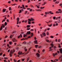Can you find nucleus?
<instances>
[{"label": "nucleus", "mask_w": 62, "mask_h": 62, "mask_svg": "<svg viewBox=\"0 0 62 62\" xmlns=\"http://www.w3.org/2000/svg\"><path fill=\"white\" fill-rule=\"evenodd\" d=\"M27 22V20H25L24 21L25 23H26V22Z\"/></svg>", "instance_id": "2f4dec72"}, {"label": "nucleus", "mask_w": 62, "mask_h": 62, "mask_svg": "<svg viewBox=\"0 0 62 62\" xmlns=\"http://www.w3.org/2000/svg\"><path fill=\"white\" fill-rule=\"evenodd\" d=\"M49 13H50V14H51L52 13V11H50L49 12Z\"/></svg>", "instance_id": "bf43d9fd"}, {"label": "nucleus", "mask_w": 62, "mask_h": 62, "mask_svg": "<svg viewBox=\"0 0 62 62\" xmlns=\"http://www.w3.org/2000/svg\"><path fill=\"white\" fill-rule=\"evenodd\" d=\"M9 44H10V45H11V44H12V42H9Z\"/></svg>", "instance_id": "b1692460"}, {"label": "nucleus", "mask_w": 62, "mask_h": 62, "mask_svg": "<svg viewBox=\"0 0 62 62\" xmlns=\"http://www.w3.org/2000/svg\"><path fill=\"white\" fill-rule=\"evenodd\" d=\"M39 46V45H35V47L36 48H37V47H38Z\"/></svg>", "instance_id": "f8f14e48"}, {"label": "nucleus", "mask_w": 62, "mask_h": 62, "mask_svg": "<svg viewBox=\"0 0 62 62\" xmlns=\"http://www.w3.org/2000/svg\"><path fill=\"white\" fill-rule=\"evenodd\" d=\"M28 24H30L31 23L29 21H28Z\"/></svg>", "instance_id": "dca6fc26"}, {"label": "nucleus", "mask_w": 62, "mask_h": 62, "mask_svg": "<svg viewBox=\"0 0 62 62\" xmlns=\"http://www.w3.org/2000/svg\"><path fill=\"white\" fill-rule=\"evenodd\" d=\"M42 34L43 36H44V37H45L46 36V34L45 32H43L42 33Z\"/></svg>", "instance_id": "20e7f679"}, {"label": "nucleus", "mask_w": 62, "mask_h": 62, "mask_svg": "<svg viewBox=\"0 0 62 62\" xmlns=\"http://www.w3.org/2000/svg\"><path fill=\"white\" fill-rule=\"evenodd\" d=\"M45 14H46V15H47V12H45Z\"/></svg>", "instance_id": "e2e57ef3"}, {"label": "nucleus", "mask_w": 62, "mask_h": 62, "mask_svg": "<svg viewBox=\"0 0 62 62\" xmlns=\"http://www.w3.org/2000/svg\"><path fill=\"white\" fill-rule=\"evenodd\" d=\"M18 23H19V21H17V24H18Z\"/></svg>", "instance_id": "0e129e2a"}, {"label": "nucleus", "mask_w": 62, "mask_h": 62, "mask_svg": "<svg viewBox=\"0 0 62 62\" xmlns=\"http://www.w3.org/2000/svg\"><path fill=\"white\" fill-rule=\"evenodd\" d=\"M46 35H47V36H48V35H49V32H46Z\"/></svg>", "instance_id": "f3484780"}, {"label": "nucleus", "mask_w": 62, "mask_h": 62, "mask_svg": "<svg viewBox=\"0 0 62 62\" xmlns=\"http://www.w3.org/2000/svg\"><path fill=\"white\" fill-rule=\"evenodd\" d=\"M30 6L31 8H34V7L31 4L30 5Z\"/></svg>", "instance_id": "2eb2a0df"}, {"label": "nucleus", "mask_w": 62, "mask_h": 62, "mask_svg": "<svg viewBox=\"0 0 62 62\" xmlns=\"http://www.w3.org/2000/svg\"><path fill=\"white\" fill-rule=\"evenodd\" d=\"M55 18H56V17L55 16H54L53 17V20H55Z\"/></svg>", "instance_id": "c85d7f7f"}, {"label": "nucleus", "mask_w": 62, "mask_h": 62, "mask_svg": "<svg viewBox=\"0 0 62 62\" xmlns=\"http://www.w3.org/2000/svg\"><path fill=\"white\" fill-rule=\"evenodd\" d=\"M21 12H22V11L20 9L19 11V13H21Z\"/></svg>", "instance_id": "c9c22d12"}, {"label": "nucleus", "mask_w": 62, "mask_h": 62, "mask_svg": "<svg viewBox=\"0 0 62 62\" xmlns=\"http://www.w3.org/2000/svg\"><path fill=\"white\" fill-rule=\"evenodd\" d=\"M25 36H26V35H25V34H24L23 35V37L24 38H25Z\"/></svg>", "instance_id": "37998d69"}, {"label": "nucleus", "mask_w": 62, "mask_h": 62, "mask_svg": "<svg viewBox=\"0 0 62 62\" xmlns=\"http://www.w3.org/2000/svg\"><path fill=\"white\" fill-rule=\"evenodd\" d=\"M34 43L35 44V43H37L38 42V41H37V40H35L34 41Z\"/></svg>", "instance_id": "6e6552de"}, {"label": "nucleus", "mask_w": 62, "mask_h": 62, "mask_svg": "<svg viewBox=\"0 0 62 62\" xmlns=\"http://www.w3.org/2000/svg\"><path fill=\"white\" fill-rule=\"evenodd\" d=\"M29 58H28L27 59V61H29Z\"/></svg>", "instance_id": "4c0bfd02"}, {"label": "nucleus", "mask_w": 62, "mask_h": 62, "mask_svg": "<svg viewBox=\"0 0 62 62\" xmlns=\"http://www.w3.org/2000/svg\"><path fill=\"white\" fill-rule=\"evenodd\" d=\"M9 51H10V49H9L8 50V53H9Z\"/></svg>", "instance_id": "69168bd1"}, {"label": "nucleus", "mask_w": 62, "mask_h": 62, "mask_svg": "<svg viewBox=\"0 0 62 62\" xmlns=\"http://www.w3.org/2000/svg\"><path fill=\"white\" fill-rule=\"evenodd\" d=\"M4 25V24H2L1 25V26H2V27H3V26Z\"/></svg>", "instance_id": "8fccbe9b"}, {"label": "nucleus", "mask_w": 62, "mask_h": 62, "mask_svg": "<svg viewBox=\"0 0 62 62\" xmlns=\"http://www.w3.org/2000/svg\"><path fill=\"white\" fill-rule=\"evenodd\" d=\"M13 41L14 42H17V40L16 39H13Z\"/></svg>", "instance_id": "1a4fd4ad"}, {"label": "nucleus", "mask_w": 62, "mask_h": 62, "mask_svg": "<svg viewBox=\"0 0 62 62\" xmlns=\"http://www.w3.org/2000/svg\"><path fill=\"white\" fill-rule=\"evenodd\" d=\"M58 54L57 53H55L53 54V56L54 57L55 56H56V55H58Z\"/></svg>", "instance_id": "f03ea898"}, {"label": "nucleus", "mask_w": 62, "mask_h": 62, "mask_svg": "<svg viewBox=\"0 0 62 62\" xmlns=\"http://www.w3.org/2000/svg\"><path fill=\"white\" fill-rule=\"evenodd\" d=\"M22 51H20V54H22Z\"/></svg>", "instance_id": "c03bdc74"}, {"label": "nucleus", "mask_w": 62, "mask_h": 62, "mask_svg": "<svg viewBox=\"0 0 62 62\" xmlns=\"http://www.w3.org/2000/svg\"><path fill=\"white\" fill-rule=\"evenodd\" d=\"M61 41L60 40V39H58V42H60V41Z\"/></svg>", "instance_id": "393cba45"}, {"label": "nucleus", "mask_w": 62, "mask_h": 62, "mask_svg": "<svg viewBox=\"0 0 62 62\" xmlns=\"http://www.w3.org/2000/svg\"><path fill=\"white\" fill-rule=\"evenodd\" d=\"M27 13V11H25L24 13L25 14H26Z\"/></svg>", "instance_id": "cd10ccee"}, {"label": "nucleus", "mask_w": 62, "mask_h": 62, "mask_svg": "<svg viewBox=\"0 0 62 62\" xmlns=\"http://www.w3.org/2000/svg\"><path fill=\"white\" fill-rule=\"evenodd\" d=\"M31 26V25H28L26 27L27 28H29Z\"/></svg>", "instance_id": "9d476101"}, {"label": "nucleus", "mask_w": 62, "mask_h": 62, "mask_svg": "<svg viewBox=\"0 0 62 62\" xmlns=\"http://www.w3.org/2000/svg\"><path fill=\"white\" fill-rule=\"evenodd\" d=\"M59 13H62V11H59Z\"/></svg>", "instance_id": "864d4df0"}, {"label": "nucleus", "mask_w": 62, "mask_h": 62, "mask_svg": "<svg viewBox=\"0 0 62 62\" xmlns=\"http://www.w3.org/2000/svg\"><path fill=\"white\" fill-rule=\"evenodd\" d=\"M24 44H26V42L25 41H24Z\"/></svg>", "instance_id": "de8ad7c7"}, {"label": "nucleus", "mask_w": 62, "mask_h": 62, "mask_svg": "<svg viewBox=\"0 0 62 62\" xmlns=\"http://www.w3.org/2000/svg\"><path fill=\"white\" fill-rule=\"evenodd\" d=\"M28 21H30V22H31V21H32V20L30 19H28Z\"/></svg>", "instance_id": "bb28decb"}, {"label": "nucleus", "mask_w": 62, "mask_h": 62, "mask_svg": "<svg viewBox=\"0 0 62 62\" xmlns=\"http://www.w3.org/2000/svg\"><path fill=\"white\" fill-rule=\"evenodd\" d=\"M27 49H25V51H27Z\"/></svg>", "instance_id": "052dcab7"}, {"label": "nucleus", "mask_w": 62, "mask_h": 62, "mask_svg": "<svg viewBox=\"0 0 62 62\" xmlns=\"http://www.w3.org/2000/svg\"><path fill=\"white\" fill-rule=\"evenodd\" d=\"M14 62H17V60H15V59H14Z\"/></svg>", "instance_id": "79ce46f5"}, {"label": "nucleus", "mask_w": 62, "mask_h": 62, "mask_svg": "<svg viewBox=\"0 0 62 62\" xmlns=\"http://www.w3.org/2000/svg\"><path fill=\"white\" fill-rule=\"evenodd\" d=\"M5 19H3L2 21V23H3V22H5Z\"/></svg>", "instance_id": "473e14b6"}, {"label": "nucleus", "mask_w": 62, "mask_h": 62, "mask_svg": "<svg viewBox=\"0 0 62 62\" xmlns=\"http://www.w3.org/2000/svg\"><path fill=\"white\" fill-rule=\"evenodd\" d=\"M7 21L8 22H9V20H8V19H7Z\"/></svg>", "instance_id": "338daca9"}, {"label": "nucleus", "mask_w": 62, "mask_h": 62, "mask_svg": "<svg viewBox=\"0 0 62 62\" xmlns=\"http://www.w3.org/2000/svg\"><path fill=\"white\" fill-rule=\"evenodd\" d=\"M40 36H41V38H42L43 37V36H42V35L41 34H40Z\"/></svg>", "instance_id": "6ab92c4d"}, {"label": "nucleus", "mask_w": 62, "mask_h": 62, "mask_svg": "<svg viewBox=\"0 0 62 62\" xmlns=\"http://www.w3.org/2000/svg\"><path fill=\"white\" fill-rule=\"evenodd\" d=\"M59 45L58 46L59 48H61V46L60 45V44H59Z\"/></svg>", "instance_id": "f704fd0d"}, {"label": "nucleus", "mask_w": 62, "mask_h": 62, "mask_svg": "<svg viewBox=\"0 0 62 62\" xmlns=\"http://www.w3.org/2000/svg\"><path fill=\"white\" fill-rule=\"evenodd\" d=\"M7 25V23L6 22L5 23H4V25L6 26Z\"/></svg>", "instance_id": "4468645a"}, {"label": "nucleus", "mask_w": 62, "mask_h": 62, "mask_svg": "<svg viewBox=\"0 0 62 62\" xmlns=\"http://www.w3.org/2000/svg\"><path fill=\"white\" fill-rule=\"evenodd\" d=\"M30 29H31V28H27V30H30Z\"/></svg>", "instance_id": "5701e85b"}, {"label": "nucleus", "mask_w": 62, "mask_h": 62, "mask_svg": "<svg viewBox=\"0 0 62 62\" xmlns=\"http://www.w3.org/2000/svg\"><path fill=\"white\" fill-rule=\"evenodd\" d=\"M60 52L61 54H62V49H60Z\"/></svg>", "instance_id": "423d86ee"}, {"label": "nucleus", "mask_w": 62, "mask_h": 62, "mask_svg": "<svg viewBox=\"0 0 62 62\" xmlns=\"http://www.w3.org/2000/svg\"><path fill=\"white\" fill-rule=\"evenodd\" d=\"M16 44H17V43H14V45H15V46H16Z\"/></svg>", "instance_id": "4d7b16f0"}, {"label": "nucleus", "mask_w": 62, "mask_h": 62, "mask_svg": "<svg viewBox=\"0 0 62 62\" xmlns=\"http://www.w3.org/2000/svg\"><path fill=\"white\" fill-rule=\"evenodd\" d=\"M11 5H12V6H13V5H16V3H15L13 4H11Z\"/></svg>", "instance_id": "a18cd8bd"}, {"label": "nucleus", "mask_w": 62, "mask_h": 62, "mask_svg": "<svg viewBox=\"0 0 62 62\" xmlns=\"http://www.w3.org/2000/svg\"><path fill=\"white\" fill-rule=\"evenodd\" d=\"M3 28V27L2 26H1V28H0V31H1L2 30V28Z\"/></svg>", "instance_id": "aec40b11"}, {"label": "nucleus", "mask_w": 62, "mask_h": 62, "mask_svg": "<svg viewBox=\"0 0 62 62\" xmlns=\"http://www.w3.org/2000/svg\"><path fill=\"white\" fill-rule=\"evenodd\" d=\"M9 10L10 11L11 10V7H9Z\"/></svg>", "instance_id": "a211bd4d"}, {"label": "nucleus", "mask_w": 62, "mask_h": 62, "mask_svg": "<svg viewBox=\"0 0 62 62\" xmlns=\"http://www.w3.org/2000/svg\"><path fill=\"white\" fill-rule=\"evenodd\" d=\"M53 26H54H54H55V24H53Z\"/></svg>", "instance_id": "774afa93"}, {"label": "nucleus", "mask_w": 62, "mask_h": 62, "mask_svg": "<svg viewBox=\"0 0 62 62\" xmlns=\"http://www.w3.org/2000/svg\"><path fill=\"white\" fill-rule=\"evenodd\" d=\"M45 52V50L43 49L42 50V52Z\"/></svg>", "instance_id": "09e8293b"}, {"label": "nucleus", "mask_w": 62, "mask_h": 62, "mask_svg": "<svg viewBox=\"0 0 62 62\" xmlns=\"http://www.w3.org/2000/svg\"><path fill=\"white\" fill-rule=\"evenodd\" d=\"M36 10H37L38 11H41V10L40 9H36Z\"/></svg>", "instance_id": "4be33fe9"}, {"label": "nucleus", "mask_w": 62, "mask_h": 62, "mask_svg": "<svg viewBox=\"0 0 62 62\" xmlns=\"http://www.w3.org/2000/svg\"><path fill=\"white\" fill-rule=\"evenodd\" d=\"M55 13H58V14H59V11H56L55 12Z\"/></svg>", "instance_id": "a878e982"}, {"label": "nucleus", "mask_w": 62, "mask_h": 62, "mask_svg": "<svg viewBox=\"0 0 62 62\" xmlns=\"http://www.w3.org/2000/svg\"><path fill=\"white\" fill-rule=\"evenodd\" d=\"M4 58L5 59H8V58L7 57H4Z\"/></svg>", "instance_id": "e433bc0d"}, {"label": "nucleus", "mask_w": 62, "mask_h": 62, "mask_svg": "<svg viewBox=\"0 0 62 62\" xmlns=\"http://www.w3.org/2000/svg\"><path fill=\"white\" fill-rule=\"evenodd\" d=\"M55 41H56V42L57 41V39H55Z\"/></svg>", "instance_id": "6e6d98bb"}, {"label": "nucleus", "mask_w": 62, "mask_h": 62, "mask_svg": "<svg viewBox=\"0 0 62 62\" xmlns=\"http://www.w3.org/2000/svg\"><path fill=\"white\" fill-rule=\"evenodd\" d=\"M7 37H8V36H7V35H6V36H5V38L6 39V38H7Z\"/></svg>", "instance_id": "13d9d810"}, {"label": "nucleus", "mask_w": 62, "mask_h": 62, "mask_svg": "<svg viewBox=\"0 0 62 62\" xmlns=\"http://www.w3.org/2000/svg\"><path fill=\"white\" fill-rule=\"evenodd\" d=\"M30 11H32V9H31L30 8Z\"/></svg>", "instance_id": "72a5a7b5"}, {"label": "nucleus", "mask_w": 62, "mask_h": 62, "mask_svg": "<svg viewBox=\"0 0 62 62\" xmlns=\"http://www.w3.org/2000/svg\"><path fill=\"white\" fill-rule=\"evenodd\" d=\"M46 42H49V40H46Z\"/></svg>", "instance_id": "a19ab883"}, {"label": "nucleus", "mask_w": 62, "mask_h": 62, "mask_svg": "<svg viewBox=\"0 0 62 62\" xmlns=\"http://www.w3.org/2000/svg\"><path fill=\"white\" fill-rule=\"evenodd\" d=\"M37 8H39V6H37Z\"/></svg>", "instance_id": "ea45409f"}, {"label": "nucleus", "mask_w": 62, "mask_h": 62, "mask_svg": "<svg viewBox=\"0 0 62 62\" xmlns=\"http://www.w3.org/2000/svg\"><path fill=\"white\" fill-rule=\"evenodd\" d=\"M62 3H61L59 5V6H62Z\"/></svg>", "instance_id": "680f3d73"}, {"label": "nucleus", "mask_w": 62, "mask_h": 62, "mask_svg": "<svg viewBox=\"0 0 62 62\" xmlns=\"http://www.w3.org/2000/svg\"><path fill=\"white\" fill-rule=\"evenodd\" d=\"M17 21H19V17H17Z\"/></svg>", "instance_id": "ddd939ff"}, {"label": "nucleus", "mask_w": 62, "mask_h": 62, "mask_svg": "<svg viewBox=\"0 0 62 62\" xmlns=\"http://www.w3.org/2000/svg\"><path fill=\"white\" fill-rule=\"evenodd\" d=\"M30 31H33V29H31L30 30Z\"/></svg>", "instance_id": "3c124183"}, {"label": "nucleus", "mask_w": 62, "mask_h": 62, "mask_svg": "<svg viewBox=\"0 0 62 62\" xmlns=\"http://www.w3.org/2000/svg\"><path fill=\"white\" fill-rule=\"evenodd\" d=\"M36 55L38 57H39V54L38 53H36Z\"/></svg>", "instance_id": "0eeeda50"}, {"label": "nucleus", "mask_w": 62, "mask_h": 62, "mask_svg": "<svg viewBox=\"0 0 62 62\" xmlns=\"http://www.w3.org/2000/svg\"><path fill=\"white\" fill-rule=\"evenodd\" d=\"M30 2V0H28V3H29Z\"/></svg>", "instance_id": "c756f323"}, {"label": "nucleus", "mask_w": 62, "mask_h": 62, "mask_svg": "<svg viewBox=\"0 0 62 62\" xmlns=\"http://www.w3.org/2000/svg\"><path fill=\"white\" fill-rule=\"evenodd\" d=\"M31 34V31H27V32L26 34V35H27L28 34Z\"/></svg>", "instance_id": "7ed1b4c3"}, {"label": "nucleus", "mask_w": 62, "mask_h": 62, "mask_svg": "<svg viewBox=\"0 0 62 62\" xmlns=\"http://www.w3.org/2000/svg\"><path fill=\"white\" fill-rule=\"evenodd\" d=\"M57 22L58 23H60V19H58Z\"/></svg>", "instance_id": "9b49d317"}, {"label": "nucleus", "mask_w": 62, "mask_h": 62, "mask_svg": "<svg viewBox=\"0 0 62 62\" xmlns=\"http://www.w3.org/2000/svg\"><path fill=\"white\" fill-rule=\"evenodd\" d=\"M53 50V49H50L49 50V51H50V52L52 51Z\"/></svg>", "instance_id": "58836bf2"}, {"label": "nucleus", "mask_w": 62, "mask_h": 62, "mask_svg": "<svg viewBox=\"0 0 62 62\" xmlns=\"http://www.w3.org/2000/svg\"><path fill=\"white\" fill-rule=\"evenodd\" d=\"M50 37L52 38V39H53V38H54V36H50Z\"/></svg>", "instance_id": "7c9ffc66"}, {"label": "nucleus", "mask_w": 62, "mask_h": 62, "mask_svg": "<svg viewBox=\"0 0 62 62\" xmlns=\"http://www.w3.org/2000/svg\"><path fill=\"white\" fill-rule=\"evenodd\" d=\"M6 9H5L4 8H3V10H2V12H5V11H6Z\"/></svg>", "instance_id": "39448f33"}, {"label": "nucleus", "mask_w": 62, "mask_h": 62, "mask_svg": "<svg viewBox=\"0 0 62 62\" xmlns=\"http://www.w3.org/2000/svg\"><path fill=\"white\" fill-rule=\"evenodd\" d=\"M15 52V51L14 50L13 51L12 50H11L10 52V57L12 56V54H13V53Z\"/></svg>", "instance_id": "f257e3e1"}, {"label": "nucleus", "mask_w": 62, "mask_h": 62, "mask_svg": "<svg viewBox=\"0 0 62 62\" xmlns=\"http://www.w3.org/2000/svg\"><path fill=\"white\" fill-rule=\"evenodd\" d=\"M20 38H22V34H20Z\"/></svg>", "instance_id": "5fc2aeb1"}, {"label": "nucleus", "mask_w": 62, "mask_h": 62, "mask_svg": "<svg viewBox=\"0 0 62 62\" xmlns=\"http://www.w3.org/2000/svg\"><path fill=\"white\" fill-rule=\"evenodd\" d=\"M10 38L12 39V35H11L10 36Z\"/></svg>", "instance_id": "49530a36"}, {"label": "nucleus", "mask_w": 62, "mask_h": 62, "mask_svg": "<svg viewBox=\"0 0 62 62\" xmlns=\"http://www.w3.org/2000/svg\"><path fill=\"white\" fill-rule=\"evenodd\" d=\"M49 26V27H51L52 26V23H51L50 25H48Z\"/></svg>", "instance_id": "412c9836"}, {"label": "nucleus", "mask_w": 62, "mask_h": 62, "mask_svg": "<svg viewBox=\"0 0 62 62\" xmlns=\"http://www.w3.org/2000/svg\"><path fill=\"white\" fill-rule=\"evenodd\" d=\"M50 28H48L47 29V30H50Z\"/></svg>", "instance_id": "603ef678"}]
</instances>
